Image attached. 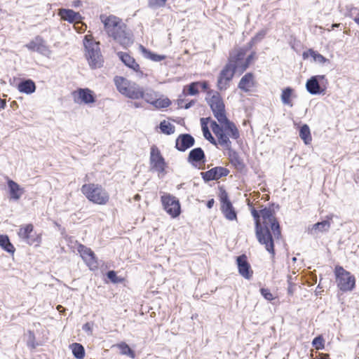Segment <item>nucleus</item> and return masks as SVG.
<instances>
[{
  "label": "nucleus",
  "mask_w": 359,
  "mask_h": 359,
  "mask_svg": "<svg viewBox=\"0 0 359 359\" xmlns=\"http://www.w3.org/2000/svg\"><path fill=\"white\" fill-rule=\"evenodd\" d=\"M334 273L337 285L341 292L353 290L355 287V278L351 272L345 270L341 266L337 265Z\"/></svg>",
  "instance_id": "4"
},
{
  "label": "nucleus",
  "mask_w": 359,
  "mask_h": 359,
  "mask_svg": "<svg viewBox=\"0 0 359 359\" xmlns=\"http://www.w3.org/2000/svg\"><path fill=\"white\" fill-rule=\"evenodd\" d=\"M72 354L76 359H83L85 357V348L79 343H73L70 345Z\"/></svg>",
  "instance_id": "35"
},
{
  "label": "nucleus",
  "mask_w": 359,
  "mask_h": 359,
  "mask_svg": "<svg viewBox=\"0 0 359 359\" xmlns=\"http://www.w3.org/2000/svg\"><path fill=\"white\" fill-rule=\"evenodd\" d=\"M83 46L86 51V57L90 67L92 69L100 67L101 66V60H100L101 55L99 43L93 39L88 38L87 36H85L83 39Z\"/></svg>",
  "instance_id": "5"
},
{
  "label": "nucleus",
  "mask_w": 359,
  "mask_h": 359,
  "mask_svg": "<svg viewBox=\"0 0 359 359\" xmlns=\"http://www.w3.org/2000/svg\"><path fill=\"white\" fill-rule=\"evenodd\" d=\"M205 100L218 122L224 120V118L227 117L225 104L220 93L218 91H215L211 97H205Z\"/></svg>",
  "instance_id": "6"
},
{
  "label": "nucleus",
  "mask_w": 359,
  "mask_h": 359,
  "mask_svg": "<svg viewBox=\"0 0 359 359\" xmlns=\"http://www.w3.org/2000/svg\"><path fill=\"white\" fill-rule=\"evenodd\" d=\"M0 247L6 252L13 255L15 248L6 234H0Z\"/></svg>",
  "instance_id": "32"
},
{
  "label": "nucleus",
  "mask_w": 359,
  "mask_h": 359,
  "mask_svg": "<svg viewBox=\"0 0 359 359\" xmlns=\"http://www.w3.org/2000/svg\"><path fill=\"white\" fill-rule=\"evenodd\" d=\"M100 20L108 36L123 48L126 49L133 43V34L121 18L113 15L107 17L102 15Z\"/></svg>",
  "instance_id": "2"
},
{
  "label": "nucleus",
  "mask_w": 359,
  "mask_h": 359,
  "mask_svg": "<svg viewBox=\"0 0 359 359\" xmlns=\"http://www.w3.org/2000/svg\"><path fill=\"white\" fill-rule=\"evenodd\" d=\"M236 263L239 274L247 280L251 279L253 275V270L248 260L247 255L242 254L237 256L236 257Z\"/></svg>",
  "instance_id": "15"
},
{
  "label": "nucleus",
  "mask_w": 359,
  "mask_h": 359,
  "mask_svg": "<svg viewBox=\"0 0 359 359\" xmlns=\"http://www.w3.org/2000/svg\"><path fill=\"white\" fill-rule=\"evenodd\" d=\"M82 5L81 0H74L72 3V6L74 8H78Z\"/></svg>",
  "instance_id": "61"
},
{
  "label": "nucleus",
  "mask_w": 359,
  "mask_h": 359,
  "mask_svg": "<svg viewBox=\"0 0 359 359\" xmlns=\"http://www.w3.org/2000/svg\"><path fill=\"white\" fill-rule=\"evenodd\" d=\"M16 87L19 92L26 95L34 93L36 88L35 82L31 79H20Z\"/></svg>",
  "instance_id": "20"
},
{
  "label": "nucleus",
  "mask_w": 359,
  "mask_h": 359,
  "mask_svg": "<svg viewBox=\"0 0 359 359\" xmlns=\"http://www.w3.org/2000/svg\"><path fill=\"white\" fill-rule=\"evenodd\" d=\"M171 101L168 97H165L163 99L156 98L155 102L153 105L156 109H163L167 108L171 104Z\"/></svg>",
  "instance_id": "45"
},
{
  "label": "nucleus",
  "mask_w": 359,
  "mask_h": 359,
  "mask_svg": "<svg viewBox=\"0 0 359 359\" xmlns=\"http://www.w3.org/2000/svg\"><path fill=\"white\" fill-rule=\"evenodd\" d=\"M311 344L317 350H323L325 348V339L322 335H318L314 337Z\"/></svg>",
  "instance_id": "46"
},
{
  "label": "nucleus",
  "mask_w": 359,
  "mask_h": 359,
  "mask_svg": "<svg viewBox=\"0 0 359 359\" xmlns=\"http://www.w3.org/2000/svg\"><path fill=\"white\" fill-rule=\"evenodd\" d=\"M93 323L91 322H87L82 326V330L88 334H92Z\"/></svg>",
  "instance_id": "55"
},
{
  "label": "nucleus",
  "mask_w": 359,
  "mask_h": 359,
  "mask_svg": "<svg viewBox=\"0 0 359 359\" xmlns=\"http://www.w3.org/2000/svg\"><path fill=\"white\" fill-rule=\"evenodd\" d=\"M331 219V217L327 216L326 219L314 224L313 225V229L318 230V231L320 232L327 231L330 226V219Z\"/></svg>",
  "instance_id": "41"
},
{
  "label": "nucleus",
  "mask_w": 359,
  "mask_h": 359,
  "mask_svg": "<svg viewBox=\"0 0 359 359\" xmlns=\"http://www.w3.org/2000/svg\"><path fill=\"white\" fill-rule=\"evenodd\" d=\"M215 204V200L214 198H210L206 202V207L208 209H211Z\"/></svg>",
  "instance_id": "60"
},
{
  "label": "nucleus",
  "mask_w": 359,
  "mask_h": 359,
  "mask_svg": "<svg viewBox=\"0 0 359 359\" xmlns=\"http://www.w3.org/2000/svg\"><path fill=\"white\" fill-rule=\"evenodd\" d=\"M163 209L172 218H177L182 212L180 200L170 194H164L161 196Z\"/></svg>",
  "instance_id": "10"
},
{
  "label": "nucleus",
  "mask_w": 359,
  "mask_h": 359,
  "mask_svg": "<svg viewBox=\"0 0 359 359\" xmlns=\"http://www.w3.org/2000/svg\"><path fill=\"white\" fill-rule=\"evenodd\" d=\"M255 45V42L251 39L250 41L246 43L245 46L241 47L240 48L244 50L245 53H247L250 50H251L253 48Z\"/></svg>",
  "instance_id": "56"
},
{
  "label": "nucleus",
  "mask_w": 359,
  "mask_h": 359,
  "mask_svg": "<svg viewBox=\"0 0 359 359\" xmlns=\"http://www.w3.org/2000/svg\"><path fill=\"white\" fill-rule=\"evenodd\" d=\"M328 85L325 75H315L306 83V89L312 95H325Z\"/></svg>",
  "instance_id": "8"
},
{
  "label": "nucleus",
  "mask_w": 359,
  "mask_h": 359,
  "mask_svg": "<svg viewBox=\"0 0 359 359\" xmlns=\"http://www.w3.org/2000/svg\"><path fill=\"white\" fill-rule=\"evenodd\" d=\"M27 244L32 245H34L36 246L39 245L41 242V236L40 234H37L36 233H32L29 238H27L25 241Z\"/></svg>",
  "instance_id": "47"
},
{
  "label": "nucleus",
  "mask_w": 359,
  "mask_h": 359,
  "mask_svg": "<svg viewBox=\"0 0 359 359\" xmlns=\"http://www.w3.org/2000/svg\"><path fill=\"white\" fill-rule=\"evenodd\" d=\"M294 89L290 86H287L284 88L282 90L280 95V100L284 105H287L290 107L293 106L292 103V97H295L294 95Z\"/></svg>",
  "instance_id": "29"
},
{
  "label": "nucleus",
  "mask_w": 359,
  "mask_h": 359,
  "mask_svg": "<svg viewBox=\"0 0 359 359\" xmlns=\"http://www.w3.org/2000/svg\"><path fill=\"white\" fill-rule=\"evenodd\" d=\"M143 91L144 88L142 87L132 81L125 96L132 100H138L142 97Z\"/></svg>",
  "instance_id": "26"
},
{
  "label": "nucleus",
  "mask_w": 359,
  "mask_h": 359,
  "mask_svg": "<svg viewBox=\"0 0 359 359\" xmlns=\"http://www.w3.org/2000/svg\"><path fill=\"white\" fill-rule=\"evenodd\" d=\"M299 135L306 145L311 144L312 141L311 130L306 123H304L300 126Z\"/></svg>",
  "instance_id": "31"
},
{
  "label": "nucleus",
  "mask_w": 359,
  "mask_h": 359,
  "mask_svg": "<svg viewBox=\"0 0 359 359\" xmlns=\"http://www.w3.org/2000/svg\"><path fill=\"white\" fill-rule=\"evenodd\" d=\"M81 191L86 198L97 205H105L109 202V195L102 185L95 183L84 184Z\"/></svg>",
  "instance_id": "3"
},
{
  "label": "nucleus",
  "mask_w": 359,
  "mask_h": 359,
  "mask_svg": "<svg viewBox=\"0 0 359 359\" xmlns=\"http://www.w3.org/2000/svg\"><path fill=\"white\" fill-rule=\"evenodd\" d=\"M268 29H262L260 31H259L252 38V39L255 42V44L261 42L267 34Z\"/></svg>",
  "instance_id": "50"
},
{
  "label": "nucleus",
  "mask_w": 359,
  "mask_h": 359,
  "mask_svg": "<svg viewBox=\"0 0 359 359\" xmlns=\"http://www.w3.org/2000/svg\"><path fill=\"white\" fill-rule=\"evenodd\" d=\"M159 128L162 133L167 135H172L175 133V126L165 120L161 121Z\"/></svg>",
  "instance_id": "40"
},
{
  "label": "nucleus",
  "mask_w": 359,
  "mask_h": 359,
  "mask_svg": "<svg viewBox=\"0 0 359 359\" xmlns=\"http://www.w3.org/2000/svg\"><path fill=\"white\" fill-rule=\"evenodd\" d=\"M58 15L60 18L69 23H74L81 21L83 17L79 12H76L69 8H61L59 10Z\"/></svg>",
  "instance_id": "19"
},
{
  "label": "nucleus",
  "mask_w": 359,
  "mask_h": 359,
  "mask_svg": "<svg viewBox=\"0 0 359 359\" xmlns=\"http://www.w3.org/2000/svg\"><path fill=\"white\" fill-rule=\"evenodd\" d=\"M27 346L28 348L31 349H35L37 346H39V344L36 341V337L34 331L28 330L27 332Z\"/></svg>",
  "instance_id": "43"
},
{
  "label": "nucleus",
  "mask_w": 359,
  "mask_h": 359,
  "mask_svg": "<svg viewBox=\"0 0 359 359\" xmlns=\"http://www.w3.org/2000/svg\"><path fill=\"white\" fill-rule=\"evenodd\" d=\"M224 128V131L227 135L233 140H237L240 137L238 129L236 124L230 121L227 117L219 122Z\"/></svg>",
  "instance_id": "21"
},
{
  "label": "nucleus",
  "mask_w": 359,
  "mask_h": 359,
  "mask_svg": "<svg viewBox=\"0 0 359 359\" xmlns=\"http://www.w3.org/2000/svg\"><path fill=\"white\" fill-rule=\"evenodd\" d=\"M121 354L128 356L130 358L134 359L136 357L135 351L132 349L126 342H121L117 344Z\"/></svg>",
  "instance_id": "34"
},
{
  "label": "nucleus",
  "mask_w": 359,
  "mask_h": 359,
  "mask_svg": "<svg viewBox=\"0 0 359 359\" xmlns=\"http://www.w3.org/2000/svg\"><path fill=\"white\" fill-rule=\"evenodd\" d=\"M6 107V102L0 98V110L4 109Z\"/></svg>",
  "instance_id": "63"
},
{
  "label": "nucleus",
  "mask_w": 359,
  "mask_h": 359,
  "mask_svg": "<svg viewBox=\"0 0 359 359\" xmlns=\"http://www.w3.org/2000/svg\"><path fill=\"white\" fill-rule=\"evenodd\" d=\"M206 161L205 154L201 147H196L190 150L187 156V162L192 167L198 170L203 169Z\"/></svg>",
  "instance_id": "13"
},
{
  "label": "nucleus",
  "mask_w": 359,
  "mask_h": 359,
  "mask_svg": "<svg viewBox=\"0 0 359 359\" xmlns=\"http://www.w3.org/2000/svg\"><path fill=\"white\" fill-rule=\"evenodd\" d=\"M228 136L229 135H227L226 133H224L221 136L218 137L217 140L220 145L224 147L227 149H230L231 146V142L230 141Z\"/></svg>",
  "instance_id": "49"
},
{
  "label": "nucleus",
  "mask_w": 359,
  "mask_h": 359,
  "mask_svg": "<svg viewBox=\"0 0 359 359\" xmlns=\"http://www.w3.org/2000/svg\"><path fill=\"white\" fill-rule=\"evenodd\" d=\"M259 291H260L262 296L265 299H266L268 301H271L274 299L273 296L269 289L265 288V287H262V288H260Z\"/></svg>",
  "instance_id": "52"
},
{
  "label": "nucleus",
  "mask_w": 359,
  "mask_h": 359,
  "mask_svg": "<svg viewBox=\"0 0 359 359\" xmlns=\"http://www.w3.org/2000/svg\"><path fill=\"white\" fill-rule=\"evenodd\" d=\"M256 55V52L253 50L247 56V57L245 60H243L238 70L239 74H242L246 71V69L250 67L252 62L255 59Z\"/></svg>",
  "instance_id": "36"
},
{
  "label": "nucleus",
  "mask_w": 359,
  "mask_h": 359,
  "mask_svg": "<svg viewBox=\"0 0 359 359\" xmlns=\"http://www.w3.org/2000/svg\"><path fill=\"white\" fill-rule=\"evenodd\" d=\"M149 165L150 170L157 172L158 174L166 173L168 163L156 145H152L150 148Z\"/></svg>",
  "instance_id": "9"
},
{
  "label": "nucleus",
  "mask_w": 359,
  "mask_h": 359,
  "mask_svg": "<svg viewBox=\"0 0 359 359\" xmlns=\"http://www.w3.org/2000/svg\"><path fill=\"white\" fill-rule=\"evenodd\" d=\"M229 172V170L225 167L215 166L205 172H201V175L203 181L207 183L226 177Z\"/></svg>",
  "instance_id": "14"
},
{
  "label": "nucleus",
  "mask_w": 359,
  "mask_h": 359,
  "mask_svg": "<svg viewBox=\"0 0 359 359\" xmlns=\"http://www.w3.org/2000/svg\"><path fill=\"white\" fill-rule=\"evenodd\" d=\"M236 72H238V71H234L232 65L227 62L219 74V82H221V79H224L226 82H230Z\"/></svg>",
  "instance_id": "27"
},
{
  "label": "nucleus",
  "mask_w": 359,
  "mask_h": 359,
  "mask_svg": "<svg viewBox=\"0 0 359 359\" xmlns=\"http://www.w3.org/2000/svg\"><path fill=\"white\" fill-rule=\"evenodd\" d=\"M25 46L30 51L36 52L45 56L50 53L46 41L41 36H36Z\"/></svg>",
  "instance_id": "16"
},
{
  "label": "nucleus",
  "mask_w": 359,
  "mask_h": 359,
  "mask_svg": "<svg viewBox=\"0 0 359 359\" xmlns=\"http://www.w3.org/2000/svg\"><path fill=\"white\" fill-rule=\"evenodd\" d=\"M200 121H201V129L203 131V130H205L206 129H208V122H211V121H212V120L211 117H207V118H201Z\"/></svg>",
  "instance_id": "54"
},
{
  "label": "nucleus",
  "mask_w": 359,
  "mask_h": 359,
  "mask_svg": "<svg viewBox=\"0 0 359 359\" xmlns=\"http://www.w3.org/2000/svg\"><path fill=\"white\" fill-rule=\"evenodd\" d=\"M231 163L238 169L242 170L245 167L243 159L239 156L236 151H233L230 154Z\"/></svg>",
  "instance_id": "39"
},
{
  "label": "nucleus",
  "mask_w": 359,
  "mask_h": 359,
  "mask_svg": "<svg viewBox=\"0 0 359 359\" xmlns=\"http://www.w3.org/2000/svg\"><path fill=\"white\" fill-rule=\"evenodd\" d=\"M198 83L193 81L184 86L182 90V95L184 96H196L199 94Z\"/></svg>",
  "instance_id": "33"
},
{
  "label": "nucleus",
  "mask_w": 359,
  "mask_h": 359,
  "mask_svg": "<svg viewBox=\"0 0 359 359\" xmlns=\"http://www.w3.org/2000/svg\"><path fill=\"white\" fill-rule=\"evenodd\" d=\"M195 144L194 137L189 133L179 135L175 140V149L181 152H184Z\"/></svg>",
  "instance_id": "17"
},
{
  "label": "nucleus",
  "mask_w": 359,
  "mask_h": 359,
  "mask_svg": "<svg viewBox=\"0 0 359 359\" xmlns=\"http://www.w3.org/2000/svg\"><path fill=\"white\" fill-rule=\"evenodd\" d=\"M6 184L9 199L13 201H18L25 192L24 188L21 187L16 182L8 177H6Z\"/></svg>",
  "instance_id": "18"
},
{
  "label": "nucleus",
  "mask_w": 359,
  "mask_h": 359,
  "mask_svg": "<svg viewBox=\"0 0 359 359\" xmlns=\"http://www.w3.org/2000/svg\"><path fill=\"white\" fill-rule=\"evenodd\" d=\"M139 48L143 56L145 58L149 59L151 61L160 62L165 60L166 57L165 55H160L155 52H153L141 44L140 45Z\"/></svg>",
  "instance_id": "30"
},
{
  "label": "nucleus",
  "mask_w": 359,
  "mask_h": 359,
  "mask_svg": "<svg viewBox=\"0 0 359 359\" xmlns=\"http://www.w3.org/2000/svg\"><path fill=\"white\" fill-rule=\"evenodd\" d=\"M34 231V226L32 224H26L24 226L20 228L18 231V236L23 241H25L27 238H29V236Z\"/></svg>",
  "instance_id": "38"
},
{
  "label": "nucleus",
  "mask_w": 359,
  "mask_h": 359,
  "mask_svg": "<svg viewBox=\"0 0 359 359\" xmlns=\"http://www.w3.org/2000/svg\"><path fill=\"white\" fill-rule=\"evenodd\" d=\"M354 180L356 183H359V168L356 170V172L354 175Z\"/></svg>",
  "instance_id": "64"
},
{
  "label": "nucleus",
  "mask_w": 359,
  "mask_h": 359,
  "mask_svg": "<svg viewBox=\"0 0 359 359\" xmlns=\"http://www.w3.org/2000/svg\"><path fill=\"white\" fill-rule=\"evenodd\" d=\"M245 55L246 53H245V50L238 48L236 50L235 54H230L227 62L232 65L234 71L238 72L240 66L243 60L245 59Z\"/></svg>",
  "instance_id": "22"
},
{
  "label": "nucleus",
  "mask_w": 359,
  "mask_h": 359,
  "mask_svg": "<svg viewBox=\"0 0 359 359\" xmlns=\"http://www.w3.org/2000/svg\"><path fill=\"white\" fill-rule=\"evenodd\" d=\"M224 79H221V82H219V77L217 78V87L219 90H224L227 88V84L229 82L225 81V83H223Z\"/></svg>",
  "instance_id": "58"
},
{
  "label": "nucleus",
  "mask_w": 359,
  "mask_h": 359,
  "mask_svg": "<svg viewBox=\"0 0 359 359\" xmlns=\"http://www.w3.org/2000/svg\"><path fill=\"white\" fill-rule=\"evenodd\" d=\"M106 276L109 280L113 284H118L124 282L123 277L118 276L117 272L114 270H109L106 273Z\"/></svg>",
  "instance_id": "42"
},
{
  "label": "nucleus",
  "mask_w": 359,
  "mask_h": 359,
  "mask_svg": "<svg viewBox=\"0 0 359 359\" xmlns=\"http://www.w3.org/2000/svg\"><path fill=\"white\" fill-rule=\"evenodd\" d=\"M219 191L218 196L221 203L220 210L223 215L229 221L236 220L237 212L229 199L227 191L222 186L219 187Z\"/></svg>",
  "instance_id": "7"
},
{
  "label": "nucleus",
  "mask_w": 359,
  "mask_h": 359,
  "mask_svg": "<svg viewBox=\"0 0 359 359\" xmlns=\"http://www.w3.org/2000/svg\"><path fill=\"white\" fill-rule=\"evenodd\" d=\"M196 103V100H191L189 102L186 103L184 106H183V109H190L191 107H193Z\"/></svg>",
  "instance_id": "59"
},
{
  "label": "nucleus",
  "mask_w": 359,
  "mask_h": 359,
  "mask_svg": "<svg viewBox=\"0 0 359 359\" xmlns=\"http://www.w3.org/2000/svg\"><path fill=\"white\" fill-rule=\"evenodd\" d=\"M114 84L117 90L122 95H125L131 83V81L123 76H116L114 79Z\"/></svg>",
  "instance_id": "28"
},
{
  "label": "nucleus",
  "mask_w": 359,
  "mask_h": 359,
  "mask_svg": "<svg viewBox=\"0 0 359 359\" xmlns=\"http://www.w3.org/2000/svg\"><path fill=\"white\" fill-rule=\"evenodd\" d=\"M203 134L204 137L209 141L212 144L217 145V141L215 139V137L212 136L211 132L210 131L209 128L206 129L205 130H203Z\"/></svg>",
  "instance_id": "53"
},
{
  "label": "nucleus",
  "mask_w": 359,
  "mask_h": 359,
  "mask_svg": "<svg viewBox=\"0 0 359 359\" xmlns=\"http://www.w3.org/2000/svg\"><path fill=\"white\" fill-rule=\"evenodd\" d=\"M117 55L127 67L133 69L134 72L139 71V64L128 53L120 51L117 53Z\"/></svg>",
  "instance_id": "23"
},
{
  "label": "nucleus",
  "mask_w": 359,
  "mask_h": 359,
  "mask_svg": "<svg viewBox=\"0 0 359 359\" xmlns=\"http://www.w3.org/2000/svg\"><path fill=\"white\" fill-rule=\"evenodd\" d=\"M255 75L252 72L246 73L240 80L238 88L243 92H249L254 86Z\"/></svg>",
  "instance_id": "25"
},
{
  "label": "nucleus",
  "mask_w": 359,
  "mask_h": 359,
  "mask_svg": "<svg viewBox=\"0 0 359 359\" xmlns=\"http://www.w3.org/2000/svg\"><path fill=\"white\" fill-rule=\"evenodd\" d=\"M74 101L76 104H91L96 102L97 96L93 90L88 88H80L72 92Z\"/></svg>",
  "instance_id": "11"
},
{
  "label": "nucleus",
  "mask_w": 359,
  "mask_h": 359,
  "mask_svg": "<svg viewBox=\"0 0 359 359\" xmlns=\"http://www.w3.org/2000/svg\"><path fill=\"white\" fill-rule=\"evenodd\" d=\"M168 0H148V7L156 10L164 7Z\"/></svg>",
  "instance_id": "48"
},
{
  "label": "nucleus",
  "mask_w": 359,
  "mask_h": 359,
  "mask_svg": "<svg viewBox=\"0 0 359 359\" xmlns=\"http://www.w3.org/2000/svg\"><path fill=\"white\" fill-rule=\"evenodd\" d=\"M184 102V99L182 97V95L179 96V98L177 100V103L179 108H183L182 103Z\"/></svg>",
  "instance_id": "62"
},
{
  "label": "nucleus",
  "mask_w": 359,
  "mask_h": 359,
  "mask_svg": "<svg viewBox=\"0 0 359 359\" xmlns=\"http://www.w3.org/2000/svg\"><path fill=\"white\" fill-rule=\"evenodd\" d=\"M279 209L280 205L275 203H269L268 206H262L259 210L253 207L250 209L256 238L273 257L276 255L274 238L278 240L281 237V227L276 217V210Z\"/></svg>",
  "instance_id": "1"
},
{
  "label": "nucleus",
  "mask_w": 359,
  "mask_h": 359,
  "mask_svg": "<svg viewBox=\"0 0 359 359\" xmlns=\"http://www.w3.org/2000/svg\"><path fill=\"white\" fill-rule=\"evenodd\" d=\"M157 97L158 95L154 90L147 89L146 90H144L142 97L140 98L144 100L147 103L153 106Z\"/></svg>",
  "instance_id": "37"
},
{
  "label": "nucleus",
  "mask_w": 359,
  "mask_h": 359,
  "mask_svg": "<svg viewBox=\"0 0 359 359\" xmlns=\"http://www.w3.org/2000/svg\"><path fill=\"white\" fill-rule=\"evenodd\" d=\"M77 251L90 271H95L98 269L97 258L95 252L90 248L83 244H79L77 247Z\"/></svg>",
  "instance_id": "12"
},
{
  "label": "nucleus",
  "mask_w": 359,
  "mask_h": 359,
  "mask_svg": "<svg viewBox=\"0 0 359 359\" xmlns=\"http://www.w3.org/2000/svg\"><path fill=\"white\" fill-rule=\"evenodd\" d=\"M287 278H288V280H287V283H288L287 294L289 295H292L294 294V289H293V287L295 286V285L293 284L290 281V280H291V276H288Z\"/></svg>",
  "instance_id": "57"
},
{
  "label": "nucleus",
  "mask_w": 359,
  "mask_h": 359,
  "mask_svg": "<svg viewBox=\"0 0 359 359\" xmlns=\"http://www.w3.org/2000/svg\"><path fill=\"white\" fill-rule=\"evenodd\" d=\"M198 84V88L201 87V90L203 91H205L208 94V95H210L211 94L213 95L214 92L212 90L210 89L209 83L208 81H197Z\"/></svg>",
  "instance_id": "51"
},
{
  "label": "nucleus",
  "mask_w": 359,
  "mask_h": 359,
  "mask_svg": "<svg viewBox=\"0 0 359 359\" xmlns=\"http://www.w3.org/2000/svg\"><path fill=\"white\" fill-rule=\"evenodd\" d=\"M210 128L217 137L221 136L225 133L224 126L220 123H217L215 121H211Z\"/></svg>",
  "instance_id": "44"
},
{
  "label": "nucleus",
  "mask_w": 359,
  "mask_h": 359,
  "mask_svg": "<svg viewBox=\"0 0 359 359\" xmlns=\"http://www.w3.org/2000/svg\"><path fill=\"white\" fill-rule=\"evenodd\" d=\"M309 57H311L314 62L321 65L330 62L329 59L326 58L317 50H314L312 48H309L308 50L304 51L302 53V57L304 60H306Z\"/></svg>",
  "instance_id": "24"
}]
</instances>
